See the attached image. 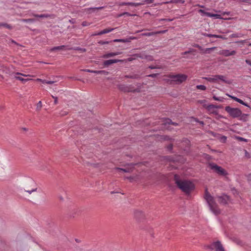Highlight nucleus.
Wrapping results in <instances>:
<instances>
[{
  "mask_svg": "<svg viewBox=\"0 0 251 251\" xmlns=\"http://www.w3.org/2000/svg\"><path fill=\"white\" fill-rule=\"evenodd\" d=\"M204 198L210 211L215 215L219 214L220 213V210L217 207V205L214 201V198L208 193L207 189L205 190Z\"/></svg>",
  "mask_w": 251,
  "mask_h": 251,
  "instance_id": "nucleus-2",
  "label": "nucleus"
},
{
  "mask_svg": "<svg viewBox=\"0 0 251 251\" xmlns=\"http://www.w3.org/2000/svg\"><path fill=\"white\" fill-rule=\"evenodd\" d=\"M37 191V188L32 189L31 190H28L26 191L27 193H28L29 194H31L32 192H36Z\"/></svg>",
  "mask_w": 251,
  "mask_h": 251,
  "instance_id": "nucleus-43",
  "label": "nucleus"
},
{
  "mask_svg": "<svg viewBox=\"0 0 251 251\" xmlns=\"http://www.w3.org/2000/svg\"><path fill=\"white\" fill-rule=\"evenodd\" d=\"M237 138L239 140V141H246L247 140L244 139V138L243 137H237Z\"/></svg>",
  "mask_w": 251,
  "mask_h": 251,
  "instance_id": "nucleus-46",
  "label": "nucleus"
},
{
  "mask_svg": "<svg viewBox=\"0 0 251 251\" xmlns=\"http://www.w3.org/2000/svg\"><path fill=\"white\" fill-rule=\"evenodd\" d=\"M154 0H144L143 2L142 3H144V4H150L152 3L154 1Z\"/></svg>",
  "mask_w": 251,
  "mask_h": 251,
  "instance_id": "nucleus-32",
  "label": "nucleus"
},
{
  "mask_svg": "<svg viewBox=\"0 0 251 251\" xmlns=\"http://www.w3.org/2000/svg\"><path fill=\"white\" fill-rule=\"evenodd\" d=\"M127 2H123L120 4V5H127Z\"/></svg>",
  "mask_w": 251,
  "mask_h": 251,
  "instance_id": "nucleus-57",
  "label": "nucleus"
},
{
  "mask_svg": "<svg viewBox=\"0 0 251 251\" xmlns=\"http://www.w3.org/2000/svg\"><path fill=\"white\" fill-rule=\"evenodd\" d=\"M208 33H202V35L205 37H207L208 36Z\"/></svg>",
  "mask_w": 251,
  "mask_h": 251,
  "instance_id": "nucleus-60",
  "label": "nucleus"
},
{
  "mask_svg": "<svg viewBox=\"0 0 251 251\" xmlns=\"http://www.w3.org/2000/svg\"><path fill=\"white\" fill-rule=\"evenodd\" d=\"M242 36V34L239 33H233L230 35V37L231 38H239Z\"/></svg>",
  "mask_w": 251,
  "mask_h": 251,
  "instance_id": "nucleus-27",
  "label": "nucleus"
},
{
  "mask_svg": "<svg viewBox=\"0 0 251 251\" xmlns=\"http://www.w3.org/2000/svg\"><path fill=\"white\" fill-rule=\"evenodd\" d=\"M207 37H214V38H216V34H208Z\"/></svg>",
  "mask_w": 251,
  "mask_h": 251,
  "instance_id": "nucleus-52",
  "label": "nucleus"
},
{
  "mask_svg": "<svg viewBox=\"0 0 251 251\" xmlns=\"http://www.w3.org/2000/svg\"><path fill=\"white\" fill-rule=\"evenodd\" d=\"M165 19H160L159 20V22H161V21H165Z\"/></svg>",
  "mask_w": 251,
  "mask_h": 251,
  "instance_id": "nucleus-62",
  "label": "nucleus"
},
{
  "mask_svg": "<svg viewBox=\"0 0 251 251\" xmlns=\"http://www.w3.org/2000/svg\"><path fill=\"white\" fill-rule=\"evenodd\" d=\"M22 21L24 22L27 23V22H33L34 20L32 19H23V20H22Z\"/></svg>",
  "mask_w": 251,
  "mask_h": 251,
  "instance_id": "nucleus-38",
  "label": "nucleus"
},
{
  "mask_svg": "<svg viewBox=\"0 0 251 251\" xmlns=\"http://www.w3.org/2000/svg\"><path fill=\"white\" fill-rule=\"evenodd\" d=\"M124 15V14H123V13L122 14H121L120 15H119V17H121L122 16Z\"/></svg>",
  "mask_w": 251,
  "mask_h": 251,
  "instance_id": "nucleus-64",
  "label": "nucleus"
},
{
  "mask_svg": "<svg viewBox=\"0 0 251 251\" xmlns=\"http://www.w3.org/2000/svg\"><path fill=\"white\" fill-rule=\"evenodd\" d=\"M104 6H100V7H91V8H89L88 9V10H94V9H99V10H100V9H102L103 8H104Z\"/></svg>",
  "mask_w": 251,
  "mask_h": 251,
  "instance_id": "nucleus-31",
  "label": "nucleus"
},
{
  "mask_svg": "<svg viewBox=\"0 0 251 251\" xmlns=\"http://www.w3.org/2000/svg\"><path fill=\"white\" fill-rule=\"evenodd\" d=\"M216 38H220V39H226V38L224 37L223 36L219 35H216Z\"/></svg>",
  "mask_w": 251,
  "mask_h": 251,
  "instance_id": "nucleus-47",
  "label": "nucleus"
},
{
  "mask_svg": "<svg viewBox=\"0 0 251 251\" xmlns=\"http://www.w3.org/2000/svg\"><path fill=\"white\" fill-rule=\"evenodd\" d=\"M196 88L197 89L202 90V91H204L206 89V87L204 85H197Z\"/></svg>",
  "mask_w": 251,
  "mask_h": 251,
  "instance_id": "nucleus-25",
  "label": "nucleus"
},
{
  "mask_svg": "<svg viewBox=\"0 0 251 251\" xmlns=\"http://www.w3.org/2000/svg\"><path fill=\"white\" fill-rule=\"evenodd\" d=\"M249 115L247 114L242 113L241 112V115H240L239 120L243 121H247Z\"/></svg>",
  "mask_w": 251,
  "mask_h": 251,
  "instance_id": "nucleus-16",
  "label": "nucleus"
},
{
  "mask_svg": "<svg viewBox=\"0 0 251 251\" xmlns=\"http://www.w3.org/2000/svg\"><path fill=\"white\" fill-rule=\"evenodd\" d=\"M246 62L249 64V65L251 66V61L249 60H246Z\"/></svg>",
  "mask_w": 251,
  "mask_h": 251,
  "instance_id": "nucleus-56",
  "label": "nucleus"
},
{
  "mask_svg": "<svg viewBox=\"0 0 251 251\" xmlns=\"http://www.w3.org/2000/svg\"><path fill=\"white\" fill-rule=\"evenodd\" d=\"M90 25V23H88V22H82V25L83 26H88Z\"/></svg>",
  "mask_w": 251,
  "mask_h": 251,
  "instance_id": "nucleus-42",
  "label": "nucleus"
},
{
  "mask_svg": "<svg viewBox=\"0 0 251 251\" xmlns=\"http://www.w3.org/2000/svg\"><path fill=\"white\" fill-rule=\"evenodd\" d=\"M121 54V52L120 51H116V52H108L104 54L102 57L103 58H108L111 57H113L116 55H118Z\"/></svg>",
  "mask_w": 251,
  "mask_h": 251,
  "instance_id": "nucleus-13",
  "label": "nucleus"
},
{
  "mask_svg": "<svg viewBox=\"0 0 251 251\" xmlns=\"http://www.w3.org/2000/svg\"><path fill=\"white\" fill-rule=\"evenodd\" d=\"M52 98L53 99H54V103L55 104H56L58 102V100H57V98L56 97H55V96H52Z\"/></svg>",
  "mask_w": 251,
  "mask_h": 251,
  "instance_id": "nucleus-44",
  "label": "nucleus"
},
{
  "mask_svg": "<svg viewBox=\"0 0 251 251\" xmlns=\"http://www.w3.org/2000/svg\"><path fill=\"white\" fill-rule=\"evenodd\" d=\"M246 42V40H241V41H237L236 42V43H240L241 44H244Z\"/></svg>",
  "mask_w": 251,
  "mask_h": 251,
  "instance_id": "nucleus-55",
  "label": "nucleus"
},
{
  "mask_svg": "<svg viewBox=\"0 0 251 251\" xmlns=\"http://www.w3.org/2000/svg\"><path fill=\"white\" fill-rule=\"evenodd\" d=\"M157 75H158V74H151V75H148V76L151 77H155Z\"/></svg>",
  "mask_w": 251,
  "mask_h": 251,
  "instance_id": "nucleus-45",
  "label": "nucleus"
},
{
  "mask_svg": "<svg viewBox=\"0 0 251 251\" xmlns=\"http://www.w3.org/2000/svg\"><path fill=\"white\" fill-rule=\"evenodd\" d=\"M144 4V3H140V2H127V5H130L133 6H138L140 5H142Z\"/></svg>",
  "mask_w": 251,
  "mask_h": 251,
  "instance_id": "nucleus-19",
  "label": "nucleus"
},
{
  "mask_svg": "<svg viewBox=\"0 0 251 251\" xmlns=\"http://www.w3.org/2000/svg\"><path fill=\"white\" fill-rule=\"evenodd\" d=\"M210 248L212 250H215L216 251H225L224 248L219 241L213 243L210 245Z\"/></svg>",
  "mask_w": 251,
  "mask_h": 251,
  "instance_id": "nucleus-7",
  "label": "nucleus"
},
{
  "mask_svg": "<svg viewBox=\"0 0 251 251\" xmlns=\"http://www.w3.org/2000/svg\"><path fill=\"white\" fill-rule=\"evenodd\" d=\"M203 79L212 83H219L221 81L229 84V81L226 79L225 76L223 75H214L210 77H203Z\"/></svg>",
  "mask_w": 251,
  "mask_h": 251,
  "instance_id": "nucleus-3",
  "label": "nucleus"
},
{
  "mask_svg": "<svg viewBox=\"0 0 251 251\" xmlns=\"http://www.w3.org/2000/svg\"><path fill=\"white\" fill-rule=\"evenodd\" d=\"M215 49V47L210 48H207L205 50V53H209L211 50H212Z\"/></svg>",
  "mask_w": 251,
  "mask_h": 251,
  "instance_id": "nucleus-34",
  "label": "nucleus"
},
{
  "mask_svg": "<svg viewBox=\"0 0 251 251\" xmlns=\"http://www.w3.org/2000/svg\"><path fill=\"white\" fill-rule=\"evenodd\" d=\"M199 12L209 17H214L216 19H221L220 15L207 12L202 9L199 10Z\"/></svg>",
  "mask_w": 251,
  "mask_h": 251,
  "instance_id": "nucleus-8",
  "label": "nucleus"
},
{
  "mask_svg": "<svg viewBox=\"0 0 251 251\" xmlns=\"http://www.w3.org/2000/svg\"><path fill=\"white\" fill-rule=\"evenodd\" d=\"M213 99L215 100H217V101H221V102H223L224 100V98H223V97H216L215 96H213Z\"/></svg>",
  "mask_w": 251,
  "mask_h": 251,
  "instance_id": "nucleus-20",
  "label": "nucleus"
},
{
  "mask_svg": "<svg viewBox=\"0 0 251 251\" xmlns=\"http://www.w3.org/2000/svg\"><path fill=\"white\" fill-rule=\"evenodd\" d=\"M65 48V46L64 45L60 46H57L54 47L50 49V51H53L55 50H63Z\"/></svg>",
  "mask_w": 251,
  "mask_h": 251,
  "instance_id": "nucleus-17",
  "label": "nucleus"
},
{
  "mask_svg": "<svg viewBox=\"0 0 251 251\" xmlns=\"http://www.w3.org/2000/svg\"><path fill=\"white\" fill-rule=\"evenodd\" d=\"M184 2H185V1L184 0H170V1L167 2L166 3H174V2H176V3L179 2L181 3H184Z\"/></svg>",
  "mask_w": 251,
  "mask_h": 251,
  "instance_id": "nucleus-22",
  "label": "nucleus"
},
{
  "mask_svg": "<svg viewBox=\"0 0 251 251\" xmlns=\"http://www.w3.org/2000/svg\"><path fill=\"white\" fill-rule=\"evenodd\" d=\"M187 78V76L184 74H177L176 75H170L169 80L175 83L179 84L184 81Z\"/></svg>",
  "mask_w": 251,
  "mask_h": 251,
  "instance_id": "nucleus-4",
  "label": "nucleus"
},
{
  "mask_svg": "<svg viewBox=\"0 0 251 251\" xmlns=\"http://www.w3.org/2000/svg\"><path fill=\"white\" fill-rule=\"evenodd\" d=\"M209 166L211 170L219 175L226 176L227 175V172L225 169L214 163H210Z\"/></svg>",
  "mask_w": 251,
  "mask_h": 251,
  "instance_id": "nucleus-6",
  "label": "nucleus"
},
{
  "mask_svg": "<svg viewBox=\"0 0 251 251\" xmlns=\"http://www.w3.org/2000/svg\"><path fill=\"white\" fill-rule=\"evenodd\" d=\"M198 6L200 7H202V8H203L204 7V6L203 5H200L199 4L198 5Z\"/></svg>",
  "mask_w": 251,
  "mask_h": 251,
  "instance_id": "nucleus-63",
  "label": "nucleus"
},
{
  "mask_svg": "<svg viewBox=\"0 0 251 251\" xmlns=\"http://www.w3.org/2000/svg\"><path fill=\"white\" fill-rule=\"evenodd\" d=\"M146 58L147 59L149 60H152V57L151 56H146Z\"/></svg>",
  "mask_w": 251,
  "mask_h": 251,
  "instance_id": "nucleus-53",
  "label": "nucleus"
},
{
  "mask_svg": "<svg viewBox=\"0 0 251 251\" xmlns=\"http://www.w3.org/2000/svg\"><path fill=\"white\" fill-rule=\"evenodd\" d=\"M35 17L38 18H48L50 17V15L49 14H40V15H36Z\"/></svg>",
  "mask_w": 251,
  "mask_h": 251,
  "instance_id": "nucleus-29",
  "label": "nucleus"
},
{
  "mask_svg": "<svg viewBox=\"0 0 251 251\" xmlns=\"http://www.w3.org/2000/svg\"><path fill=\"white\" fill-rule=\"evenodd\" d=\"M194 47H197V48H200L201 47H200L199 45H198V44H195V45H194Z\"/></svg>",
  "mask_w": 251,
  "mask_h": 251,
  "instance_id": "nucleus-61",
  "label": "nucleus"
},
{
  "mask_svg": "<svg viewBox=\"0 0 251 251\" xmlns=\"http://www.w3.org/2000/svg\"><path fill=\"white\" fill-rule=\"evenodd\" d=\"M218 201L222 204H225L227 203L229 201V197L226 195H223L217 197Z\"/></svg>",
  "mask_w": 251,
  "mask_h": 251,
  "instance_id": "nucleus-12",
  "label": "nucleus"
},
{
  "mask_svg": "<svg viewBox=\"0 0 251 251\" xmlns=\"http://www.w3.org/2000/svg\"><path fill=\"white\" fill-rule=\"evenodd\" d=\"M83 71L89 72V73H92L97 74L98 71H95V70H91L89 69H85L83 70Z\"/></svg>",
  "mask_w": 251,
  "mask_h": 251,
  "instance_id": "nucleus-30",
  "label": "nucleus"
},
{
  "mask_svg": "<svg viewBox=\"0 0 251 251\" xmlns=\"http://www.w3.org/2000/svg\"><path fill=\"white\" fill-rule=\"evenodd\" d=\"M136 39L134 37H130L128 38H126V39H115L114 40V42H121V43H127L130 42L131 40H133Z\"/></svg>",
  "mask_w": 251,
  "mask_h": 251,
  "instance_id": "nucleus-15",
  "label": "nucleus"
},
{
  "mask_svg": "<svg viewBox=\"0 0 251 251\" xmlns=\"http://www.w3.org/2000/svg\"><path fill=\"white\" fill-rule=\"evenodd\" d=\"M54 82H55L54 81H48V80H47L46 84H52L54 83Z\"/></svg>",
  "mask_w": 251,
  "mask_h": 251,
  "instance_id": "nucleus-51",
  "label": "nucleus"
},
{
  "mask_svg": "<svg viewBox=\"0 0 251 251\" xmlns=\"http://www.w3.org/2000/svg\"><path fill=\"white\" fill-rule=\"evenodd\" d=\"M154 35H156V33H155V32H146L142 34V35L145 36H151Z\"/></svg>",
  "mask_w": 251,
  "mask_h": 251,
  "instance_id": "nucleus-23",
  "label": "nucleus"
},
{
  "mask_svg": "<svg viewBox=\"0 0 251 251\" xmlns=\"http://www.w3.org/2000/svg\"><path fill=\"white\" fill-rule=\"evenodd\" d=\"M9 74L10 75H12V74H14L15 75H22V76H33V75H25V74H22V73H9Z\"/></svg>",
  "mask_w": 251,
  "mask_h": 251,
  "instance_id": "nucleus-24",
  "label": "nucleus"
},
{
  "mask_svg": "<svg viewBox=\"0 0 251 251\" xmlns=\"http://www.w3.org/2000/svg\"><path fill=\"white\" fill-rule=\"evenodd\" d=\"M123 60L121 59H109L104 61L103 62V65L104 67H107L112 64L123 62Z\"/></svg>",
  "mask_w": 251,
  "mask_h": 251,
  "instance_id": "nucleus-10",
  "label": "nucleus"
},
{
  "mask_svg": "<svg viewBox=\"0 0 251 251\" xmlns=\"http://www.w3.org/2000/svg\"><path fill=\"white\" fill-rule=\"evenodd\" d=\"M108 72L104 70L98 71L97 74L107 75Z\"/></svg>",
  "mask_w": 251,
  "mask_h": 251,
  "instance_id": "nucleus-33",
  "label": "nucleus"
},
{
  "mask_svg": "<svg viewBox=\"0 0 251 251\" xmlns=\"http://www.w3.org/2000/svg\"><path fill=\"white\" fill-rule=\"evenodd\" d=\"M173 21V19H166L165 21L171 22Z\"/></svg>",
  "mask_w": 251,
  "mask_h": 251,
  "instance_id": "nucleus-58",
  "label": "nucleus"
},
{
  "mask_svg": "<svg viewBox=\"0 0 251 251\" xmlns=\"http://www.w3.org/2000/svg\"><path fill=\"white\" fill-rule=\"evenodd\" d=\"M42 107V104L41 101H39L36 105V110L40 111Z\"/></svg>",
  "mask_w": 251,
  "mask_h": 251,
  "instance_id": "nucleus-28",
  "label": "nucleus"
},
{
  "mask_svg": "<svg viewBox=\"0 0 251 251\" xmlns=\"http://www.w3.org/2000/svg\"><path fill=\"white\" fill-rule=\"evenodd\" d=\"M221 55H224L225 56H232L236 53V51L232 50L230 51L228 50H223L220 51L219 53Z\"/></svg>",
  "mask_w": 251,
  "mask_h": 251,
  "instance_id": "nucleus-11",
  "label": "nucleus"
},
{
  "mask_svg": "<svg viewBox=\"0 0 251 251\" xmlns=\"http://www.w3.org/2000/svg\"><path fill=\"white\" fill-rule=\"evenodd\" d=\"M227 95L230 97L231 99H232V100H234L240 103V104L246 106V107H250V106L249 105L246 103V102H244L242 100L236 97H234V96H231L230 95H229V94H227Z\"/></svg>",
  "mask_w": 251,
  "mask_h": 251,
  "instance_id": "nucleus-14",
  "label": "nucleus"
},
{
  "mask_svg": "<svg viewBox=\"0 0 251 251\" xmlns=\"http://www.w3.org/2000/svg\"><path fill=\"white\" fill-rule=\"evenodd\" d=\"M116 170L120 171H122L125 173L129 172V170H126V169H125L120 168H117Z\"/></svg>",
  "mask_w": 251,
  "mask_h": 251,
  "instance_id": "nucleus-35",
  "label": "nucleus"
},
{
  "mask_svg": "<svg viewBox=\"0 0 251 251\" xmlns=\"http://www.w3.org/2000/svg\"><path fill=\"white\" fill-rule=\"evenodd\" d=\"M123 14H124V15H127V16H130V14L129 13H128V12H124V13H123Z\"/></svg>",
  "mask_w": 251,
  "mask_h": 251,
  "instance_id": "nucleus-59",
  "label": "nucleus"
},
{
  "mask_svg": "<svg viewBox=\"0 0 251 251\" xmlns=\"http://www.w3.org/2000/svg\"><path fill=\"white\" fill-rule=\"evenodd\" d=\"M167 148L169 151H172L173 149V145L172 144L168 145Z\"/></svg>",
  "mask_w": 251,
  "mask_h": 251,
  "instance_id": "nucleus-50",
  "label": "nucleus"
},
{
  "mask_svg": "<svg viewBox=\"0 0 251 251\" xmlns=\"http://www.w3.org/2000/svg\"><path fill=\"white\" fill-rule=\"evenodd\" d=\"M114 30V28H108V29H105L104 30H102L100 31V34L101 35H102V34H103L108 33H109V32L113 31Z\"/></svg>",
  "mask_w": 251,
  "mask_h": 251,
  "instance_id": "nucleus-18",
  "label": "nucleus"
},
{
  "mask_svg": "<svg viewBox=\"0 0 251 251\" xmlns=\"http://www.w3.org/2000/svg\"><path fill=\"white\" fill-rule=\"evenodd\" d=\"M151 69H160V68L158 66L151 65L149 67Z\"/></svg>",
  "mask_w": 251,
  "mask_h": 251,
  "instance_id": "nucleus-39",
  "label": "nucleus"
},
{
  "mask_svg": "<svg viewBox=\"0 0 251 251\" xmlns=\"http://www.w3.org/2000/svg\"><path fill=\"white\" fill-rule=\"evenodd\" d=\"M99 44H101V45H104V44H108V42L107 41H100L99 42Z\"/></svg>",
  "mask_w": 251,
  "mask_h": 251,
  "instance_id": "nucleus-48",
  "label": "nucleus"
},
{
  "mask_svg": "<svg viewBox=\"0 0 251 251\" xmlns=\"http://www.w3.org/2000/svg\"><path fill=\"white\" fill-rule=\"evenodd\" d=\"M225 110L233 118H238L241 115V110L238 108H232L227 106L225 107Z\"/></svg>",
  "mask_w": 251,
  "mask_h": 251,
  "instance_id": "nucleus-5",
  "label": "nucleus"
},
{
  "mask_svg": "<svg viewBox=\"0 0 251 251\" xmlns=\"http://www.w3.org/2000/svg\"><path fill=\"white\" fill-rule=\"evenodd\" d=\"M193 51H194V50L193 49H190L189 50L186 51L184 52L183 53H182V54H184V55L187 54L188 53H191Z\"/></svg>",
  "mask_w": 251,
  "mask_h": 251,
  "instance_id": "nucleus-36",
  "label": "nucleus"
},
{
  "mask_svg": "<svg viewBox=\"0 0 251 251\" xmlns=\"http://www.w3.org/2000/svg\"><path fill=\"white\" fill-rule=\"evenodd\" d=\"M0 26H3L9 29L11 28V26L9 25L6 24H0Z\"/></svg>",
  "mask_w": 251,
  "mask_h": 251,
  "instance_id": "nucleus-37",
  "label": "nucleus"
},
{
  "mask_svg": "<svg viewBox=\"0 0 251 251\" xmlns=\"http://www.w3.org/2000/svg\"><path fill=\"white\" fill-rule=\"evenodd\" d=\"M100 31L99 32H96L95 33H93L92 36H97V35H100Z\"/></svg>",
  "mask_w": 251,
  "mask_h": 251,
  "instance_id": "nucleus-54",
  "label": "nucleus"
},
{
  "mask_svg": "<svg viewBox=\"0 0 251 251\" xmlns=\"http://www.w3.org/2000/svg\"><path fill=\"white\" fill-rule=\"evenodd\" d=\"M219 107L214 104H209L206 106L207 110L210 113L217 115L218 113V111L216 110Z\"/></svg>",
  "mask_w": 251,
  "mask_h": 251,
  "instance_id": "nucleus-9",
  "label": "nucleus"
},
{
  "mask_svg": "<svg viewBox=\"0 0 251 251\" xmlns=\"http://www.w3.org/2000/svg\"><path fill=\"white\" fill-rule=\"evenodd\" d=\"M221 140L222 141V142H225L226 141V137L225 136H223L221 137Z\"/></svg>",
  "mask_w": 251,
  "mask_h": 251,
  "instance_id": "nucleus-49",
  "label": "nucleus"
},
{
  "mask_svg": "<svg viewBox=\"0 0 251 251\" xmlns=\"http://www.w3.org/2000/svg\"><path fill=\"white\" fill-rule=\"evenodd\" d=\"M165 124H172L173 125H175V126H177V124L176 123H173V122H172V121L169 119H167L165 120Z\"/></svg>",
  "mask_w": 251,
  "mask_h": 251,
  "instance_id": "nucleus-26",
  "label": "nucleus"
},
{
  "mask_svg": "<svg viewBox=\"0 0 251 251\" xmlns=\"http://www.w3.org/2000/svg\"><path fill=\"white\" fill-rule=\"evenodd\" d=\"M14 77L17 79H18L23 82H25L28 80H29L30 79H25V78H23V77H19V76H17L16 75L14 76Z\"/></svg>",
  "mask_w": 251,
  "mask_h": 251,
  "instance_id": "nucleus-21",
  "label": "nucleus"
},
{
  "mask_svg": "<svg viewBox=\"0 0 251 251\" xmlns=\"http://www.w3.org/2000/svg\"><path fill=\"white\" fill-rule=\"evenodd\" d=\"M174 179L177 187L186 194L189 193L194 189V184L189 180L180 179L176 175H175Z\"/></svg>",
  "mask_w": 251,
  "mask_h": 251,
  "instance_id": "nucleus-1",
  "label": "nucleus"
},
{
  "mask_svg": "<svg viewBox=\"0 0 251 251\" xmlns=\"http://www.w3.org/2000/svg\"><path fill=\"white\" fill-rule=\"evenodd\" d=\"M36 80L37 81H40V82H42V83H46V81H47L46 80H45V79H41V78H37V79H36Z\"/></svg>",
  "mask_w": 251,
  "mask_h": 251,
  "instance_id": "nucleus-41",
  "label": "nucleus"
},
{
  "mask_svg": "<svg viewBox=\"0 0 251 251\" xmlns=\"http://www.w3.org/2000/svg\"><path fill=\"white\" fill-rule=\"evenodd\" d=\"M167 31V30H160V31H156V32H155V33H156V34H163V33H166Z\"/></svg>",
  "mask_w": 251,
  "mask_h": 251,
  "instance_id": "nucleus-40",
  "label": "nucleus"
}]
</instances>
